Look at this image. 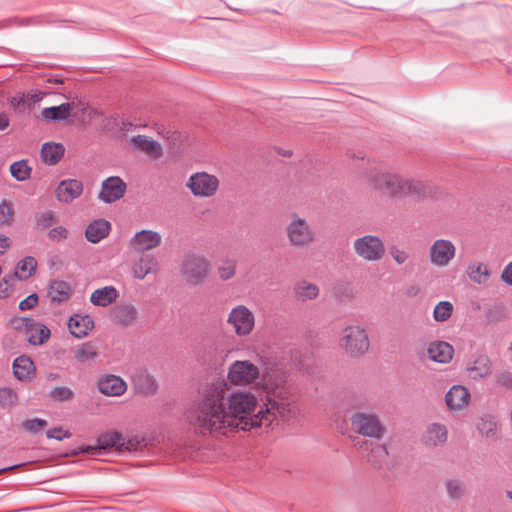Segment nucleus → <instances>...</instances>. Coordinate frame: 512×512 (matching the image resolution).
<instances>
[{
	"mask_svg": "<svg viewBox=\"0 0 512 512\" xmlns=\"http://www.w3.org/2000/svg\"><path fill=\"white\" fill-rule=\"evenodd\" d=\"M349 339H350V334L348 333L345 335V337L343 338V341H342V345L345 346L346 348L349 345Z\"/></svg>",
	"mask_w": 512,
	"mask_h": 512,
	"instance_id": "680f3d73",
	"label": "nucleus"
},
{
	"mask_svg": "<svg viewBox=\"0 0 512 512\" xmlns=\"http://www.w3.org/2000/svg\"><path fill=\"white\" fill-rule=\"evenodd\" d=\"M58 221L57 216L51 210L38 213L35 216L36 225L40 228H48Z\"/></svg>",
	"mask_w": 512,
	"mask_h": 512,
	"instance_id": "37998d69",
	"label": "nucleus"
},
{
	"mask_svg": "<svg viewBox=\"0 0 512 512\" xmlns=\"http://www.w3.org/2000/svg\"><path fill=\"white\" fill-rule=\"evenodd\" d=\"M211 273V261L199 254L187 255L180 266V274L183 281L191 287H197L206 283Z\"/></svg>",
	"mask_w": 512,
	"mask_h": 512,
	"instance_id": "20e7f679",
	"label": "nucleus"
},
{
	"mask_svg": "<svg viewBox=\"0 0 512 512\" xmlns=\"http://www.w3.org/2000/svg\"><path fill=\"white\" fill-rule=\"evenodd\" d=\"M135 390L143 395L150 396L157 392L158 383L147 371H139L132 377Z\"/></svg>",
	"mask_w": 512,
	"mask_h": 512,
	"instance_id": "412c9836",
	"label": "nucleus"
},
{
	"mask_svg": "<svg viewBox=\"0 0 512 512\" xmlns=\"http://www.w3.org/2000/svg\"><path fill=\"white\" fill-rule=\"evenodd\" d=\"M12 291L11 285L8 280L3 279L0 281V298H6Z\"/></svg>",
	"mask_w": 512,
	"mask_h": 512,
	"instance_id": "4d7b16f0",
	"label": "nucleus"
},
{
	"mask_svg": "<svg viewBox=\"0 0 512 512\" xmlns=\"http://www.w3.org/2000/svg\"><path fill=\"white\" fill-rule=\"evenodd\" d=\"M73 358L79 363H85L94 359L98 353L95 346L91 342H85L72 348Z\"/></svg>",
	"mask_w": 512,
	"mask_h": 512,
	"instance_id": "473e14b6",
	"label": "nucleus"
},
{
	"mask_svg": "<svg viewBox=\"0 0 512 512\" xmlns=\"http://www.w3.org/2000/svg\"><path fill=\"white\" fill-rule=\"evenodd\" d=\"M46 435L49 439H56V440H62V439L71 437V433L62 427H55V428L49 429L47 431Z\"/></svg>",
	"mask_w": 512,
	"mask_h": 512,
	"instance_id": "603ef678",
	"label": "nucleus"
},
{
	"mask_svg": "<svg viewBox=\"0 0 512 512\" xmlns=\"http://www.w3.org/2000/svg\"><path fill=\"white\" fill-rule=\"evenodd\" d=\"M14 218V211L10 203L2 201L0 203V227L10 225Z\"/></svg>",
	"mask_w": 512,
	"mask_h": 512,
	"instance_id": "de8ad7c7",
	"label": "nucleus"
},
{
	"mask_svg": "<svg viewBox=\"0 0 512 512\" xmlns=\"http://www.w3.org/2000/svg\"><path fill=\"white\" fill-rule=\"evenodd\" d=\"M32 168L26 160H20L10 165L11 175L18 181H25L30 178Z\"/></svg>",
	"mask_w": 512,
	"mask_h": 512,
	"instance_id": "a19ab883",
	"label": "nucleus"
},
{
	"mask_svg": "<svg viewBox=\"0 0 512 512\" xmlns=\"http://www.w3.org/2000/svg\"><path fill=\"white\" fill-rule=\"evenodd\" d=\"M9 125V118L5 112L0 111V131L4 130Z\"/></svg>",
	"mask_w": 512,
	"mask_h": 512,
	"instance_id": "bf43d9fd",
	"label": "nucleus"
},
{
	"mask_svg": "<svg viewBox=\"0 0 512 512\" xmlns=\"http://www.w3.org/2000/svg\"><path fill=\"white\" fill-rule=\"evenodd\" d=\"M477 430L482 436L492 438L496 435L498 430V424L495 417L491 415H485L481 417L477 422Z\"/></svg>",
	"mask_w": 512,
	"mask_h": 512,
	"instance_id": "e433bc0d",
	"label": "nucleus"
},
{
	"mask_svg": "<svg viewBox=\"0 0 512 512\" xmlns=\"http://www.w3.org/2000/svg\"><path fill=\"white\" fill-rule=\"evenodd\" d=\"M216 272L221 281L233 279L237 274V261L232 258L222 259L217 265Z\"/></svg>",
	"mask_w": 512,
	"mask_h": 512,
	"instance_id": "f704fd0d",
	"label": "nucleus"
},
{
	"mask_svg": "<svg viewBox=\"0 0 512 512\" xmlns=\"http://www.w3.org/2000/svg\"><path fill=\"white\" fill-rule=\"evenodd\" d=\"M359 449L367 461L374 467L381 469L386 462L388 451L385 444L363 442Z\"/></svg>",
	"mask_w": 512,
	"mask_h": 512,
	"instance_id": "6ab92c4d",
	"label": "nucleus"
},
{
	"mask_svg": "<svg viewBox=\"0 0 512 512\" xmlns=\"http://www.w3.org/2000/svg\"><path fill=\"white\" fill-rule=\"evenodd\" d=\"M113 322L123 327H130L137 323L139 318L138 309L129 302H122L113 307L110 312Z\"/></svg>",
	"mask_w": 512,
	"mask_h": 512,
	"instance_id": "2eb2a0df",
	"label": "nucleus"
},
{
	"mask_svg": "<svg viewBox=\"0 0 512 512\" xmlns=\"http://www.w3.org/2000/svg\"><path fill=\"white\" fill-rule=\"evenodd\" d=\"M429 358L438 363H448L453 357V346L445 341H434L428 347Z\"/></svg>",
	"mask_w": 512,
	"mask_h": 512,
	"instance_id": "4be33fe9",
	"label": "nucleus"
},
{
	"mask_svg": "<svg viewBox=\"0 0 512 512\" xmlns=\"http://www.w3.org/2000/svg\"><path fill=\"white\" fill-rule=\"evenodd\" d=\"M294 295L301 302L311 301L319 296V287L307 280H301L294 286Z\"/></svg>",
	"mask_w": 512,
	"mask_h": 512,
	"instance_id": "cd10ccee",
	"label": "nucleus"
},
{
	"mask_svg": "<svg viewBox=\"0 0 512 512\" xmlns=\"http://www.w3.org/2000/svg\"><path fill=\"white\" fill-rule=\"evenodd\" d=\"M97 388L106 396L119 397L127 391V384L120 376L107 374L98 380Z\"/></svg>",
	"mask_w": 512,
	"mask_h": 512,
	"instance_id": "a211bd4d",
	"label": "nucleus"
},
{
	"mask_svg": "<svg viewBox=\"0 0 512 512\" xmlns=\"http://www.w3.org/2000/svg\"><path fill=\"white\" fill-rule=\"evenodd\" d=\"M284 235L290 246L306 248L316 241V232L308 220L298 212H291L284 226Z\"/></svg>",
	"mask_w": 512,
	"mask_h": 512,
	"instance_id": "7ed1b4c3",
	"label": "nucleus"
},
{
	"mask_svg": "<svg viewBox=\"0 0 512 512\" xmlns=\"http://www.w3.org/2000/svg\"><path fill=\"white\" fill-rule=\"evenodd\" d=\"M130 149L142 153L150 160H158L164 155L160 142L147 135H135L128 139Z\"/></svg>",
	"mask_w": 512,
	"mask_h": 512,
	"instance_id": "1a4fd4ad",
	"label": "nucleus"
},
{
	"mask_svg": "<svg viewBox=\"0 0 512 512\" xmlns=\"http://www.w3.org/2000/svg\"><path fill=\"white\" fill-rule=\"evenodd\" d=\"M354 426L357 433L376 440L382 439L386 433L379 416L372 412L354 413Z\"/></svg>",
	"mask_w": 512,
	"mask_h": 512,
	"instance_id": "0eeeda50",
	"label": "nucleus"
},
{
	"mask_svg": "<svg viewBox=\"0 0 512 512\" xmlns=\"http://www.w3.org/2000/svg\"><path fill=\"white\" fill-rule=\"evenodd\" d=\"M369 338L364 329L354 327V355L362 356L369 349Z\"/></svg>",
	"mask_w": 512,
	"mask_h": 512,
	"instance_id": "58836bf2",
	"label": "nucleus"
},
{
	"mask_svg": "<svg viewBox=\"0 0 512 512\" xmlns=\"http://www.w3.org/2000/svg\"><path fill=\"white\" fill-rule=\"evenodd\" d=\"M470 392L464 386L454 385L446 393L445 402L449 410H460L468 405Z\"/></svg>",
	"mask_w": 512,
	"mask_h": 512,
	"instance_id": "aec40b11",
	"label": "nucleus"
},
{
	"mask_svg": "<svg viewBox=\"0 0 512 512\" xmlns=\"http://www.w3.org/2000/svg\"><path fill=\"white\" fill-rule=\"evenodd\" d=\"M159 267V261L155 255L141 253L137 259L132 261L130 270L135 279L143 280L148 275H156Z\"/></svg>",
	"mask_w": 512,
	"mask_h": 512,
	"instance_id": "4468645a",
	"label": "nucleus"
},
{
	"mask_svg": "<svg viewBox=\"0 0 512 512\" xmlns=\"http://www.w3.org/2000/svg\"><path fill=\"white\" fill-rule=\"evenodd\" d=\"M49 396L51 399L58 401V402H64V401H70L74 397L73 391L69 387H55L50 390Z\"/></svg>",
	"mask_w": 512,
	"mask_h": 512,
	"instance_id": "a18cd8bd",
	"label": "nucleus"
},
{
	"mask_svg": "<svg viewBox=\"0 0 512 512\" xmlns=\"http://www.w3.org/2000/svg\"><path fill=\"white\" fill-rule=\"evenodd\" d=\"M260 375V367L250 360L230 363L226 379L213 380L201 390L191 424L204 435H227L289 418L291 403L278 378Z\"/></svg>",
	"mask_w": 512,
	"mask_h": 512,
	"instance_id": "f257e3e1",
	"label": "nucleus"
},
{
	"mask_svg": "<svg viewBox=\"0 0 512 512\" xmlns=\"http://www.w3.org/2000/svg\"><path fill=\"white\" fill-rule=\"evenodd\" d=\"M369 182L379 191L403 198H425L431 195L432 188L428 182L405 177L396 173L371 166L366 172Z\"/></svg>",
	"mask_w": 512,
	"mask_h": 512,
	"instance_id": "f03ea898",
	"label": "nucleus"
},
{
	"mask_svg": "<svg viewBox=\"0 0 512 512\" xmlns=\"http://www.w3.org/2000/svg\"><path fill=\"white\" fill-rule=\"evenodd\" d=\"M10 239L5 235H0V255L4 254L5 251L10 247Z\"/></svg>",
	"mask_w": 512,
	"mask_h": 512,
	"instance_id": "13d9d810",
	"label": "nucleus"
},
{
	"mask_svg": "<svg viewBox=\"0 0 512 512\" xmlns=\"http://www.w3.org/2000/svg\"><path fill=\"white\" fill-rule=\"evenodd\" d=\"M466 369L473 380H480L492 373V362L487 355H479Z\"/></svg>",
	"mask_w": 512,
	"mask_h": 512,
	"instance_id": "5701e85b",
	"label": "nucleus"
},
{
	"mask_svg": "<svg viewBox=\"0 0 512 512\" xmlns=\"http://www.w3.org/2000/svg\"><path fill=\"white\" fill-rule=\"evenodd\" d=\"M511 350H512V342H511Z\"/></svg>",
	"mask_w": 512,
	"mask_h": 512,
	"instance_id": "338daca9",
	"label": "nucleus"
},
{
	"mask_svg": "<svg viewBox=\"0 0 512 512\" xmlns=\"http://www.w3.org/2000/svg\"><path fill=\"white\" fill-rule=\"evenodd\" d=\"M17 466L7 467L0 470V473L16 468Z\"/></svg>",
	"mask_w": 512,
	"mask_h": 512,
	"instance_id": "e2e57ef3",
	"label": "nucleus"
},
{
	"mask_svg": "<svg viewBox=\"0 0 512 512\" xmlns=\"http://www.w3.org/2000/svg\"><path fill=\"white\" fill-rule=\"evenodd\" d=\"M226 323L237 337L246 338L255 330L256 315L248 305L239 303L229 310Z\"/></svg>",
	"mask_w": 512,
	"mask_h": 512,
	"instance_id": "39448f33",
	"label": "nucleus"
},
{
	"mask_svg": "<svg viewBox=\"0 0 512 512\" xmlns=\"http://www.w3.org/2000/svg\"><path fill=\"white\" fill-rule=\"evenodd\" d=\"M185 186L196 198H213L220 189V179L215 174L199 171L189 176Z\"/></svg>",
	"mask_w": 512,
	"mask_h": 512,
	"instance_id": "423d86ee",
	"label": "nucleus"
},
{
	"mask_svg": "<svg viewBox=\"0 0 512 512\" xmlns=\"http://www.w3.org/2000/svg\"><path fill=\"white\" fill-rule=\"evenodd\" d=\"M111 225L104 219H98L88 225L85 231L86 239L91 243H98L108 236Z\"/></svg>",
	"mask_w": 512,
	"mask_h": 512,
	"instance_id": "a878e982",
	"label": "nucleus"
},
{
	"mask_svg": "<svg viewBox=\"0 0 512 512\" xmlns=\"http://www.w3.org/2000/svg\"><path fill=\"white\" fill-rule=\"evenodd\" d=\"M38 303V295L33 293L27 296L25 299L20 301L19 309L20 310H29L32 309Z\"/></svg>",
	"mask_w": 512,
	"mask_h": 512,
	"instance_id": "5fc2aeb1",
	"label": "nucleus"
},
{
	"mask_svg": "<svg viewBox=\"0 0 512 512\" xmlns=\"http://www.w3.org/2000/svg\"><path fill=\"white\" fill-rule=\"evenodd\" d=\"M453 305L449 301H441L439 302L433 311V318L436 322H445L447 321L453 313Z\"/></svg>",
	"mask_w": 512,
	"mask_h": 512,
	"instance_id": "79ce46f5",
	"label": "nucleus"
},
{
	"mask_svg": "<svg viewBox=\"0 0 512 512\" xmlns=\"http://www.w3.org/2000/svg\"><path fill=\"white\" fill-rule=\"evenodd\" d=\"M72 111V104L64 103L59 106L44 108L41 115L46 120L57 121L67 119Z\"/></svg>",
	"mask_w": 512,
	"mask_h": 512,
	"instance_id": "2f4dec72",
	"label": "nucleus"
},
{
	"mask_svg": "<svg viewBox=\"0 0 512 512\" xmlns=\"http://www.w3.org/2000/svg\"><path fill=\"white\" fill-rule=\"evenodd\" d=\"M108 448H116L118 451H130L135 449V444L130 440L126 441L122 433L110 431L98 437L96 446H87L82 449V452L91 455H99L101 450Z\"/></svg>",
	"mask_w": 512,
	"mask_h": 512,
	"instance_id": "6e6552de",
	"label": "nucleus"
},
{
	"mask_svg": "<svg viewBox=\"0 0 512 512\" xmlns=\"http://www.w3.org/2000/svg\"><path fill=\"white\" fill-rule=\"evenodd\" d=\"M161 244L162 235L151 229H142L136 232L129 242L131 249L140 253L157 249Z\"/></svg>",
	"mask_w": 512,
	"mask_h": 512,
	"instance_id": "9b49d317",
	"label": "nucleus"
},
{
	"mask_svg": "<svg viewBox=\"0 0 512 512\" xmlns=\"http://www.w3.org/2000/svg\"><path fill=\"white\" fill-rule=\"evenodd\" d=\"M389 252L394 261L398 264H403L409 258V255L405 251L400 250L396 246H392Z\"/></svg>",
	"mask_w": 512,
	"mask_h": 512,
	"instance_id": "864d4df0",
	"label": "nucleus"
},
{
	"mask_svg": "<svg viewBox=\"0 0 512 512\" xmlns=\"http://www.w3.org/2000/svg\"><path fill=\"white\" fill-rule=\"evenodd\" d=\"M72 294L70 285L62 280L51 281L48 288V297L52 302L62 303L67 301Z\"/></svg>",
	"mask_w": 512,
	"mask_h": 512,
	"instance_id": "c85d7f7f",
	"label": "nucleus"
},
{
	"mask_svg": "<svg viewBox=\"0 0 512 512\" xmlns=\"http://www.w3.org/2000/svg\"><path fill=\"white\" fill-rule=\"evenodd\" d=\"M448 440V429L446 425L438 422L430 423L421 434V444L429 449L443 447Z\"/></svg>",
	"mask_w": 512,
	"mask_h": 512,
	"instance_id": "f8f14e48",
	"label": "nucleus"
},
{
	"mask_svg": "<svg viewBox=\"0 0 512 512\" xmlns=\"http://www.w3.org/2000/svg\"><path fill=\"white\" fill-rule=\"evenodd\" d=\"M13 373L19 380H31L36 373L32 359L26 355L17 357L13 362Z\"/></svg>",
	"mask_w": 512,
	"mask_h": 512,
	"instance_id": "393cba45",
	"label": "nucleus"
},
{
	"mask_svg": "<svg viewBox=\"0 0 512 512\" xmlns=\"http://www.w3.org/2000/svg\"><path fill=\"white\" fill-rule=\"evenodd\" d=\"M353 445H354V446L360 445V442H356V439L354 438Z\"/></svg>",
	"mask_w": 512,
	"mask_h": 512,
	"instance_id": "69168bd1",
	"label": "nucleus"
},
{
	"mask_svg": "<svg viewBox=\"0 0 512 512\" xmlns=\"http://www.w3.org/2000/svg\"><path fill=\"white\" fill-rule=\"evenodd\" d=\"M354 249L357 254L369 261L380 260L385 253L382 240L372 235H366L354 241Z\"/></svg>",
	"mask_w": 512,
	"mask_h": 512,
	"instance_id": "9d476101",
	"label": "nucleus"
},
{
	"mask_svg": "<svg viewBox=\"0 0 512 512\" xmlns=\"http://www.w3.org/2000/svg\"><path fill=\"white\" fill-rule=\"evenodd\" d=\"M507 496L512 500V491H507Z\"/></svg>",
	"mask_w": 512,
	"mask_h": 512,
	"instance_id": "0e129e2a",
	"label": "nucleus"
},
{
	"mask_svg": "<svg viewBox=\"0 0 512 512\" xmlns=\"http://www.w3.org/2000/svg\"><path fill=\"white\" fill-rule=\"evenodd\" d=\"M126 191V184L120 177H109L102 182L99 199L105 203H112L121 199Z\"/></svg>",
	"mask_w": 512,
	"mask_h": 512,
	"instance_id": "dca6fc26",
	"label": "nucleus"
},
{
	"mask_svg": "<svg viewBox=\"0 0 512 512\" xmlns=\"http://www.w3.org/2000/svg\"><path fill=\"white\" fill-rule=\"evenodd\" d=\"M69 235V230L63 225L55 226L47 233L48 239L57 243L67 240Z\"/></svg>",
	"mask_w": 512,
	"mask_h": 512,
	"instance_id": "49530a36",
	"label": "nucleus"
},
{
	"mask_svg": "<svg viewBox=\"0 0 512 512\" xmlns=\"http://www.w3.org/2000/svg\"><path fill=\"white\" fill-rule=\"evenodd\" d=\"M495 381L501 387L512 390V372L503 370L495 374Z\"/></svg>",
	"mask_w": 512,
	"mask_h": 512,
	"instance_id": "3c124183",
	"label": "nucleus"
},
{
	"mask_svg": "<svg viewBox=\"0 0 512 512\" xmlns=\"http://www.w3.org/2000/svg\"><path fill=\"white\" fill-rule=\"evenodd\" d=\"M83 193V183L78 179L62 180L55 191L56 199L63 204H69Z\"/></svg>",
	"mask_w": 512,
	"mask_h": 512,
	"instance_id": "f3484780",
	"label": "nucleus"
},
{
	"mask_svg": "<svg viewBox=\"0 0 512 512\" xmlns=\"http://www.w3.org/2000/svg\"><path fill=\"white\" fill-rule=\"evenodd\" d=\"M93 326V320L89 316L75 315L68 322L69 331L76 338L85 337Z\"/></svg>",
	"mask_w": 512,
	"mask_h": 512,
	"instance_id": "bb28decb",
	"label": "nucleus"
},
{
	"mask_svg": "<svg viewBox=\"0 0 512 512\" xmlns=\"http://www.w3.org/2000/svg\"><path fill=\"white\" fill-rule=\"evenodd\" d=\"M119 297V292L114 286H104L94 290L90 295V302L95 306L107 307Z\"/></svg>",
	"mask_w": 512,
	"mask_h": 512,
	"instance_id": "b1692460",
	"label": "nucleus"
},
{
	"mask_svg": "<svg viewBox=\"0 0 512 512\" xmlns=\"http://www.w3.org/2000/svg\"><path fill=\"white\" fill-rule=\"evenodd\" d=\"M456 247L447 239H437L429 249V259L438 267L447 266L455 257Z\"/></svg>",
	"mask_w": 512,
	"mask_h": 512,
	"instance_id": "ddd939ff",
	"label": "nucleus"
},
{
	"mask_svg": "<svg viewBox=\"0 0 512 512\" xmlns=\"http://www.w3.org/2000/svg\"><path fill=\"white\" fill-rule=\"evenodd\" d=\"M468 276L471 281L477 284H484L490 277V271L488 267L481 263H472L468 266Z\"/></svg>",
	"mask_w": 512,
	"mask_h": 512,
	"instance_id": "c9c22d12",
	"label": "nucleus"
},
{
	"mask_svg": "<svg viewBox=\"0 0 512 512\" xmlns=\"http://www.w3.org/2000/svg\"><path fill=\"white\" fill-rule=\"evenodd\" d=\"M31 321H32V319L28 318V317H14L10 320L9 326L13 330L19 331L26 335Z\"/></svg>",
	"mask_w": 512,
	"mask_h": 512,
	"instance_id": "09e8293b",
	"label": "nucleus"
},
{
	"mask_svg": "<svg viewBox=\"0 0 512 512\" xmlns=\"http://www.w3.org/2000/svg\"><path fill=\"white\" fill-rule=\"evenodd\" d=\"M342 292H343V286L342 285H337L336 287H334V296L337 298L338 301L342 302L344 299L342 297Z\"/></svg>",
	"mask_w": 512,
	"mask_h": 512,
	"instance_id": "052dcab7",
	"label": "nucleus"
},
{
	"mask_svg": "<svg viewBox=\"0 0 512 512\" xmlns=\"http://www.w3.org/2000/svg\"><path fill=\"white\" fill-rule=\"evenodd\" d=\"M18 402L17 393L8 387L0 388V405L3 407H13Z\"/></svg>",
	"mask_w": 512,
	"mask_h": 512,
	"instance_id": "c03bdc74",
	"label": "nucleus"
},
{
	"mask_svg": "<svg viewBox=\"0 0 512 512\" xmlns=\"http://www.w3.org/2000/svg\"><path fill=\"white\" fill-rule=\"evenodd\" d=\"M22 426L29 433H37L47 426V422L43 419L35 418L31 420H25L22 423Z\"/></svg>",
	"mask_w": 512,
	"mask_h": 512,
	"instance_id": "8fccbe9b",
	"label": "nucleus"
},
{
	"mask_svg": "<svg viewBox=\"0 0 512 512\" xmlns=\"http://www.w3.org/2000/svg\"><path fill=\"white\" fill-rule=\"evenodd\" d=\"M501 279L505 283L512 285V261L502 271Z\"/></svg>",
	"mask_w": 512,
	"mask_h": 512,
	"instance_id": "6e6d98bb",
	"label": "nucleus"
},
{
	"mask_svg": "<svg viewBox=\"0 0 512 512\" xmlns=\"http://www.w3.org/2000/svg\"><path fill=\"white\" fill-rule=\"evenodd\" d=\"M50 335L48 327L32 319L26 338L31 345H42L50 338Z\"/></svg>",
	"mask_w": 512,
	"mask_h": 512,
	"instance_id": "c756f323",
	"label": "nucleus"
},
{
	"mask_svg": "<svg viewBox=\"0 0 512 512\" xmlns=\"http://www.w3.org/2000/svg\"><path fill=\"white\" fill-rule=\"evenodd\" d=\"M37 268V261L34 257L27 256L17 263L14 276L19 280L30 278Z\"/></svg>",
	"mask_w": 512,
	"mask_h": 512,
	"instance_id": "72a5a7b5",
	"label": "nucleus"
},
{
	"mask_svg": "<svg viewBox=\"0 0 512 512\" xmlns=\"http://www.w3.org/2000/svg\"><path fill=\"white\" fill-rule=\"evenodd\" d=\"M445 489L448 494V497L451 500H460L465 495V485L464 483L456 478H449L445 480Z\"/></svg>",
	"mask_w": 512,
	"mask_h": 512,
	"instance_id": "ea45409f",
	"label": "nucleus"
},
{
	"mask_svg": "<svg viewBox=\"0 0 512 512\" xmlns=\"http://www.w3.org/2000/svg\"><path fill=\"white\" fill-rule=\"evenodd\" d=\"M351 419L349 410L345 409L342 405H339L333 420L335 428L342 434H348L350 431L349 422Z\"/></svg>",
	"mask_w": 512,
	"mask_h": 512,
	"instance_id": "4c0bfd02",
	"label": "nucleus"
},
{
	"mask_svg": "<svg viewBox=\"0 0 512 512\" xmlns=\"http://www.w3.org/2000/svg\"><path fill=\"white\" fill-rule=\"evenodd\" d=\"M64 147L61 144L48 142L43 144L41 149V159L48 165H55L64 155Z\"/></svg>",
	"mask_w": 512,
	"mask_h": 512,
	"instance_id": "7c9ffc66",
	"label": "nucleus"
}]
</instances>
